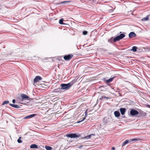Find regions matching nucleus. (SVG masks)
Masks as SVG:
<instances>
[{"mask_svg": "<svg viewBox=\"0 0 150 150\" xmlns=\"http://www.w3.org/2000/svg\"><path fill=\"white\" fill-rule=\"evenodd\" d=\"M125 36V35L124 34H120V35L116 36L114 39H113V37H111L110 39L108 40V41L111 43H112L113 42H115L122 39Z\"/></svg>", "mask_w": 150, "mask_h": 150, "instance_id": "f257e3e1", "label": "nucleus"}, {"mask_svg": "<svg viewBox=\"0 0 150 150\" xmlns=\"http://www.w3.org/2000/svg\"><path fill=\"white\" fill-rule=\"evenodd\" d=\"M74 83V81H72L67 84L62 83L60 84L61 88L60 89L67 90L69 89Z\"/></svg>", "mask_w": 150, "mask_h": 150, "instance_id": "f03ea898", "label": "nucleus"}, {"mask_svg": "<svg viewBox=\"0 0 150 150\" xmlns=\"http://www.w3.org/2000/svg\"><path fill=\"white\" fill-rule=\"evenodd\" d=\"M130 113L132 116H134L139 114V112L135 109H131Z\"/></svg>", "mask_w": 150, "mask_h": 150, "instance_id": "7ed1b4c3", "label": "nucleus"}, {"mask_svg": "<svg viewBox=\"0 0 150 150\" xmlns=\"http://www.w3.org/2000/svg\"><path fill=\"white\" fill-rule=\"evenodd\" d=\"M103 121L105 124L109 123L111 122V119L105 117L103 118Z\"/></svg>", "mask_w": 150, "mask_h": 150, "instance_id": "20e7f679", "label": "nucleus"}, {"mask_svg": "<svg viewBox=\"0 0 150 150\" xmlns=\"http://www.w3.org/2000/svg\"><path fill=\"white\" fill-rule=\"evenodd\" d=\"M67 136L68 137L71 138H74L79 137V135H78L76 134H67Z\"/></svg>", "mask_w": 150, "mask_h": 150, "instance_id": "39448f33", "label": "nucleus"}, {"mask_svg": "<svg viewBox=\"0 0 150 150\" xmlns=\"http://www.w3.org/2000/svg\"><path fill=\"white\" fill-rule=\"evenodd\" d=\"M138 116V117H142L145 116L146 115V113L145 112H144V111L142 110H140L139 112V114Z\"/></svg>", "mask_w": 150, "mask_h": 150, "instance_id": "423d86ee", "label": "nucleus"}, {"mask_svg": "<svg viewBox=\"0 0 150 150\" xmlns=\"http://www.w3.org/2000/svg\"><path fill=\"white\" fill-rule=\"evenodd\" d=\"M73 56L72 54H68L64 56V58L66 60H68L70 59Z\"/></svg>", "mask_w": 150, "mask_h": 150, "instance_id": "0eeeda50", "label": "nucleus"}, {"mask_svg": "<svg viewBox=\"0 0 150 150\" xmlns=\"http://www.w3.org/2000/svg\"><path fill=\"white\" fill-rule=\"evenodd\" d=\"M42 79V78L41 77L39 76H37L34 79L33 81L34 83H36Z\"/></svg>", "mask_w": 150, "mask_h": 150, "instance_id": "6e6552de", "label": "nucleus"}, {"mask_svg": "<svg viewBox=\"0 0 150 150\" xmlns=\"http://www.w3.org/2000/svg\"><path fill=\"white\" fill-rule=\"evenodd\" d=\"M129 36L130 38H134L136 36V34L134 32H131L129 34Z\"/></svg>", "mask_w": 150, "mask_h": 150, "instance_id": "1a4fd4ad", "label": "nucleus"}, {"mask_svg": "<svg viewBox=\"0 0 150 150\" xmlns=\"http://www.w3.org/2000/svg\"><path fill=\"white\" fill-rule=\"evenodd\" d=\"M21 96L22 98V100L24 99L27 100L29 98L28 96L23 94H21Z\"/></svg>", "mask_w": 150, "mask_h": 150, "instance_id": "9d476101", "label": "nucleus"}, {"mask_svg": "<svg viewBox=\"0 0 150 150\" xmlns=\"http://www.w3.org/2000/svg\"><path fill=\"white\" fill-rule=\"evenodd\" d=\"M36 115L35 114H34L31 115H30L27 116L24 118V119H30L32 118L33 117H34L36 116Z\"/></svg>", "mask_w": 150, "mask_h": 150, "instance_id": "9b49d317", "label": "nucleus"}, {"mask_svg": "<svg viewBox=\"0 0 150 150\" xmlns=\"http://www.w3.org/2000/svg\"><path fill=\"white\" fill-rule=\"evenodd\" d=\"M9 105L11 106L16 108H21L20 106L18 105L12 104L11 103L9 104Z\"/></svg>", "mask_w": 150, "mask_h": 150, "instance_id": "f8f14e48", "label": "nucleus"}, {"mask_svg": "<svg viewBox=\"0 0 150 150\" xmlns=\"http://www.w3.org/2000/svg\"><path fill=\"white\" fill-rule=\"evenodd\" d=\"M120 111L122 115H124L126 109L125 108H121L120 109Z\"/></svg>", "mask_w": 150, "mask_h": 150, "instance_id": "ddd939ff", "label": "nucleus"}, {"mask_svg": "<svg viewBox=\"0 0 150 150\" xmlns=\"http://www.w3.org/2000/svg\"><path fill=\"white\" fill-rule=\"evenodd\" d=\"M115 77H116L115 76H114L112 77H111L110 79L107 80L106 81V82L107 83H109L112 82Z\"/></svg>", "mask_w": 150, "mask_h": 150, "instance_id": "4468645a", "label": "nucleus"}, {"mask_svg": "<svg viewBox=\"0 0 150 150\" xmlns=\"http://www.w3.org/2000/svg\"><path fill=\"white\" fill-rule=\"evenodd\" d=\"M114 114L115 116L116 117H118L120 115V113L117 111H115L114 112Z\"/></svg>", "mask_w": 150, "mask_h": 150, "instance_id": "2eb2a0df", "label": "nucleus"}, {"mask_svg": "<svg viewBox=\"0 0 150 150\" xmlns=\"http://www.w3.org/2000/svg\"><path fill=\"white\" fill-rule=\"evenodd\" d=\"M150 16V15H147L146 17L143 18L142 19V21H147L148 20Z\"/></svg>", "mask_w": 150, "mask_h": 150, "instance_id": "dca6fc26", "label": "nucleus"}, {"mask_svg": "<svg viewBox=\"0 0 150 150\" xmlns=\"http://www.w3.org/2000/svg\"><path fill=\"white\" fill-rule=\"evenodd\" d=\"M30 148L31 149L33 148H38V146L37 145L35 144H31L30 146Z\"/></svg>", "mask_w": 150, "mask_h": 150, "instance_id": "f3484780", "label": "nucleus"}, {"mask_svg": "<svg viewBox=\"0 0 150 150\" xmlns=\"http://www.w3.org/2000/svg\"><path fill=\"white\" fill-rule=\"evenodd\" d=\"M70 1H61L60 2L59 4H68Z\"/></svg>", "mask_w": 150, "mask_h": 150, "instance_id": "a211bd4d", "label": "nucleus"}, {"mask_svg": "<svg viewBox=\"0 0 150 150\" xmlns=\"http://www.w3.org/2000/svg\"><path fill=\"white\" fill-rule=\"evenodd\" d=\"M137 47L136 46H133L132 47V49L131 50L132 51L134 52H135L137 51Z\"/></svg>", "mask_w": 150, "mask_h": 150, "instance_id": "6ab92c4d", "label": "nucleus"}, {"mask_svg": "<svg viewBox=\"0 0 150 150\" xmlns=\"http://www.w3.org/2000/svg\"><path fill=\"white\" fill-rule=\"evenodd\" d=\"M93 135L95 136V134H91L89 135L88 136H87L85 137V138H86L87 139H89L90 138L91 136H93Z\"/></svg>", "mask_w": 150, "mask_h": 150, "instance_id": "aec40b11", "label": "nucleus"}, {"mask_svg": "<svg viewBox=\"0 0 150 150\" xmlns=\"http://www.w3.org/2000/svg\"><path fill=\"white\" fill-rule=\"evenodd\" d=\"M45 149L47 150H52V148L50 146H45Z\"/></svg>", "mask_w": 150, "mask_h": 150, "instance_id": "412c9836", "label": "nucleus"}, {"mask_svg": "<svg viewBox=\"0 0 150 150\" xmlns=\"http://www.w3.org/2000/svg\"><path fill=\"white\" fill-rule=\"evenodd\" d=\"M141 139L138 138H134L132 140V141H141Z\"/></svg>", "mask_w": 150, "mask_h": 150, "instance_id": "4be33fe9", "label": "nucleus"}, {"mask_svg": "<svg viewBox=\"0 0 150 150\" xmlns=\"http://www.w3.org/2000/svg\"><path fill=\"white\" fill-rule=\"evenodd\" d=\"M129 142V141L128 140H126V141L125 142H124L122 144V147H123L124 146L125 144H127Z\"/></svg>", "mask_w": 150, "mask_h": 150, "instance_id": "5701e85b", "label": "nucleus"}, {"mask_svg": "<svg viewBox=\"0 0 150 150\" xmlns=\"http://www.w3.org/2000/svg\"><path fill=\"white\" fill-rule=\"evenodd\" d=\"M64 21V19L63 18H62L60 19L59 21V23L61 24H64V23L63 22Z\"/></svg>", "mask_w": 150, "mask_h": 150, "instance_id": "b1692460", "label": "nucleus"}, {"mask_svg": "<svg viewBox=\"0 0 150 150\" xmlns=\"http://www.w3.org/2000/svg\"><path fill=\"white\" fill-rule=\"evenodd\" d=\"M9 103V101H8V100H6V101H4L3 102V103H2V105H4L5 104H8Z\"/></svg>", "mask_w": 150, "mask_h": 150, "instance_id": "393cba45", "label": "nucleus"}, {"mask_svg": "<svg viewBox=\"0 0 150 150\" xmlns=\"http://www.w3.org/2000/svg\"><path fill=\"white\" fill-rule=\"evenodd\" d=\"M105 98H106V99H108L109 98L108 97L104 96L102 97L101 98H100V99H105Z\"/></svg>", "mask_w": 150, "mask_h": 150, "instance_id": "a878e982", "label": "nucleus"}, {"mask_svg": "<svg viewBox=\"0 0 150 150\" xmlns=\"http://www.w3.org/2000/svg\"><path fill=\"white\" fill-rule=\"evenodd\" d=\"M21 137H20L18 139L17 141L19 143H21L22 142V141L21 140Z\"/></svg>", "mask_w": 150, "mask_h": 150, "instance_id": "bb28decb", "label": "nucleus"}, {"mask_svg": "<svg viewBox=\"0 0 150 150\" xmlns=\"http://www.w3.org/2000/svg\"><path fill=\"white\" fill-rule=\"evenodd\" d=\"M88 33V32L86 31H84L83 32V34L84 35H86Z\"/></svg>", "mask_w": 150, "mask_h": 150, "instance_id": "cd10ccee", "label": "nucleus"}, {"mask_svg": "<svg viewBox=\"0 0 150 150\" xmlns=\"http://www.w3.org/2000/svg\"><path fill=\"white\" fill-rule=\"evenodd\" d=\"M84 119H85V118H84L82 120H81V121H79V122H77V123H79V122H82L83 121Z\"/></svg>", "mask_w": 150, "mask_h": 150, "instance_id": "c85d7f7f", "label": "nucleus"}, {"mask_svg": "<svg viewBox=\"0 0 150 150\" xmlns=\"http://www.w3.org/2000/svg\"><path fill=\"white\" fill-rule=\"evenodd\" d=\"M12 102L13 103H15L16 102V100L15 99H13L12 100Z\"/></svg>", "mask_w": 150, "mask_h": 150, "instance_id": "c756f323", "label": "nucleus"}, {"mask_svg": "<svg viewBox=\"0 0 150 150\" xmlns=\"http://www.w3.org/2000/svg\"><path fill=\"white\" fill-rule=\"evenodd\" d=\"M146 106L149 108H150V105H146Z\"/></svg>", "mask_w": 150, "mask_h": 150, "instance_id": "7c9ffc66", "label": "nucleus"}, {"mask_svg": "<svg viewBox=\"0 0 150 150\" xmlns=\"http://www.w3.org/2000/svg\"><path fill=\"white\" fill-rule=\"evenodd\" d=\"M87 111H86L85 112V117H86V116H87Z\"/></svg>", "mask_w": 150, "mask_h": 150, "instance_id": "2f4dec72", "label": "nucleus"}, {"mask_svg": "<svg viewBox=\"0 0 150 150\" xmlns=\"http://www.w3.org/2000/svg\"><path fill=\"white\" fill-rule=\"evenodd\" d=\"M58 89H55V90H54V91H55V92H58L59 91H57V90Z\"/></svg>", "mask_w": 150, "mask_h": 150, "instance_id": "473e14b6", "label": "nucleus"}, {"mask_svg": "<svg viewBox=\"0 0 150 150\" xmlns=\"http://www.w3.org/2000/svg\"><path fill=\"white\" fill-rule=\"evenodd\" d=\"M83 147V146L81 145L78 147L79 148H80Z\"/></svg>", "mask_w": 150, "mask_h": 150, "instance_id": "72a5a7b5", "label": "nucleus"}, {"mask_svg": "<svg viewBox=\"0 0 150 150\" xmlns=\"http://www.w3.org/2000/svg\"><path fill=\"white\" fill-rule=\"evenodd\" d=\"M115 147H112V150H115Z\"/></svg>", "mask_w": 150, "mask_h": 150, "instance_id": "f704fd0d", "label": "nucleus"}, {"mask_svg": "<svg viewBox=\"0 0 150 150\" xmlns=\"http://www.w3.org/2000/svg\"><path fill=\"white\" fill-rule=\"evenodd\" d=\"M121 33V32H120V33Z\"/></svg>", "mask_w": 150, "mask_h": 150, "instance_id": "c9c22d12", "label": "nucleus"}]
</instances>
